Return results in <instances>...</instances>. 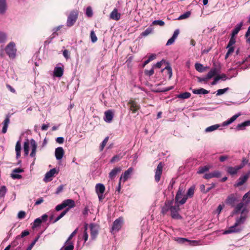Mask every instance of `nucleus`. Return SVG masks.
Listing matches in <instances>:
<instances>
[{"instance_id": "1", "label": "nucleus", "mask_w": 250, "mask_h": 250, "mask_svg": "<svg viewBox=\"0 0 250 250\" xmlns=\"http://www.w3.org/2000/svg\"><path fill=\"white\" fill-rule=\"evenodd\" d=\"M79 14V11L78 9H73L70 11L66 21V26L67 27H72L75 24L78 20Z\"/></svg>"}, {"instance_id": "2", "label": "nucleus", "mask_w": 250, "mask_h": 250, "mask_svg": "<svg viewBox=\"0 0 250 250\" xmlns=\"http://www.w3.org/2000/svg\"><path fill=\"white\" fill-rule=\"evenodd\" d=\"M75 201L70 199H66L64 200L61 204L58 205L56 208L55 210L56 211H60L64 208L67 207L66 208H69V210L75 207Z\"/></svg>"}, {"instance_id": "3", "label": "nucleus", "mask_w": 250, "mask_h": 250, "mask_svg": "<svg viewBox=\"0 0 250 250\" xmlns=\"http://www.w3.org/2000/svg\"><path fill=\"white\" fill-rule=\"evenodd\" d=\"M249 211L247 208H243L241 211V215L235 219V223L238 226L244 224L248 217Z\"/></svg>"}, {"instance_id": "4", "label": "nucleus", "mask_w": 250, "mask_h": 250, "mask_svg": "<svg viewBox=\"0 0 250 250\" xmlns=\"http://www.w3.org/2000/svg\"><path fill=\"white\" fill-rule=\"evenodd\" d=\"M16 51L15 43L13 42L9 43L5 47V52L10 58H15Z\"/></svg>"}, {"instance_id": "5", "label": "nucleus", "mask_w": 250, "mask_h": 250, "mask_svg": "<svg viewBox=\"0 0 250 250\" xmlns=\"http://www.w3.org/2000/svg\"><path fill=\"white\" fill-rule=\"evenodd\" d=\"M180 210L179 205L177 204L172 206L170 209V215L173 219H181L182 217L179 214L178 211Z\"/></svg>"}, {"instance_id": "6", "label": "nucleus", "mask_w": 250, "mask_h": 250, "mask_svg": "<svg viewBox=\"0 0 250 250\" xmlns=\"http://www.w3.org/2000/svg\"><path fill=\"white\" fill-rule=\"evenodd\" d=\"M163 167L164 165L162 162H160L155 169V181L157 183H158L160 181L161 177L162 175Z\"/></svg>"}, {"instance_id": "7", "label": "nucleus", "mask_w": 250, "mask_h": 250, "mask_svg": "<svg viewBox=\"0 0 250 250\" xmlns=\"http://www.w3.org/2000/svg\"><path fill=\"white\" fill-rule=\"evenodd\" d=\"M250 177V171H249L245 175L241 176L238 179L237 182L235 184V187H239L244 184L248 179Z\"/></svg>"}, {"instance_id": "8", "label": "nucleus", "mask_w": 250, "mask_h": 250, "mask_svg": "<svg viewBox=\"0 0 250 250\" xmlns=\"http://www.w3.org/2000/svg\"><path fill=\"white\" fill-rule=\"evenodd\" d=\"M173 200H167L165 203V205L162 208L161 213L165 215L170 210L171 208L173 205Z\"/></svg>"}, {"instance_id": "9", "label": "nucleus", "mask_w": 250, "mask_h": 250, "mask_svg": "<svg viewBox=\"0 0 250 250\" xmlns=\"http://www.w3.org/2000/svg\"><path fill=\"white\" fill-rule=\"evenodd\" d=\"M123 222L124 219L123 217H119L116 219L113 223L112 230L115 231H119L122 227Z\"/></svg>"}, {"instance_id": "10", "label": "nucleus", "mask_w": 250, "mask_h": 250, "mask_svg": "<svg viewBox=\"0 0 250 250\" xmlns=\"http://www.w3.org/2000/svg\"><path fill=\"white\" fill-rule=\"evenodd\" d=\"M194 190H195V188L194 187H190L188 189V190L187 193V195H185L184 197H183V198L180 201H179V203L181 205H183V204H185L186 203V202L187 201L188 197H191L193 196L194 193Z\"/></svg>"}, {"instance_id": "11", "label": "nucleus", "mask_w": 250, "mask_h": 250, "mask_svg": "<svg viewBox=\"0 0 250 250\" xmlns=\"http://www.w3.org/2000/svg\"><path fill=\"white\" fill-rule=\"evenodd\" d=\"M91 237L92 239H95L97 236L99 232V226L94 224H91L90 225Z\"/></svg>"}, {"instance_id": "12", "label": "nucleus", "mask_w": 250, "mask_h": 250, "mask_svg": "<svg viewBox=\"0 0 250 250\" xmlns=\"http://www.w3.org/2000/svg\"><path fill=\"white\" fill-rule=\"evenodd\" d=\"M127 104L129 106L130 110L133 113H136L140 108V105L135 101L130 100Z\"/></svg>"}, {"instance_id": "13", "label": "nucleus", "mask_w": 250, "mask_h": 250, "mask_svg": "<svg viewBox=\"0 0 250 250\" xmlns=\"http://www.w3.org/2000/svg\"><path fill=\"white\" fill-rule=\"evenodd\" d=\"M238 227L239 226L236 225V223H234L232 226L229 227L227 229L225 230L223 233L227 234L232 233L239 232L241 230V229Z\"/></svg>"}, {"instance_id": "14", "label": "nucleus", "mask_w": 250, "mask_h": 250, "mask_svg": "<svg viewBox=\"0 0 250 250\" xmlns=\"http://www.w3.org/2000/svg\"><path fill=\"white\" fill-rule=\"evenodd\" d=\"M220 66H217L216 64L214 63L213 67H212L211 69V70L208 72V73L207 75V76H208V78H209V79H211L212 77L216 75V74L220 72Z\"/></svg>"}, {"instance_id": "15", "label": "nucleus", "mask_w": 250, "mask_h": 250, "mask_svg": "<svg viewBox=\"0 0 250 250\" xmlns=\"http://www.w3.org/2000/svg\"><path fill=\"white\" fill-rule=\"evenodd\" d=\"M58 174V171H57L56 168H52L50 169L49 171L46 172L45 175V177L44 178V181L45 182H48L52 180L51 178L54 176L55 174Z\"/></svg>"}, {"instance_id": "16", "label": "nucleus", "mask_w": 250, "mask_h": 250, "mask_svg": "<svg viewBox=\"0 0 250 250\" xmlns=\"http://www.w3.org/2000/svg\"><path fill=\"white\" fill-rule=\"evenodd\" d=\"M221 177V172L218 170H215L212 172L206 173L204 178L206 179H209L214 177L219 178Z\"/></svg>"}, {"instance_id": "17", "label": "nucleus", "mask_w": 250, "mask_h": 250, "mask_svg": "<svg viewBox=\"0 0 250 250\" xmlns=\"http://www.w3.org/2000/svg\"><path fill=\"white\" fill-rule=\"evenodd\" d=\"M64 154V151L62 147H58L56 148L55 151V157L57 160L62 158Z\"/></svg>"}, {"instance_id": "18", "label": "nucleus", "mask_w": 250, "mask_h": 250, "mask_svg": "<svg viewBox=\"0 0 250 250\" xmlns=\"http://www.w3.org/2000/svg\"><path fill=\"white\" fill-rule=\"evenodd\" d=\"M242 168H243V166H236L235 167H227V171L229 174L233 175L236 174Z\"/></svg>"}, {"instance_id": "19", "label": "nucleus", "mask_w": 250, "mask_h": 250, "mask_svg": "<svg viewBox=\"0 0 250 250\" xmlns=\"http://www.w3.org/2000/svg\"><path fill=\"white\" fill-rule=\"evenodd\" d=\"M30 145L32 148V151L30 155L32 157H34L36 156L37 144L36 141L34 139H32L30 140Z\"/></svg>"}, {"instance_id": "20", "label": "nucleus", "mask_w": 250, "mask_h": 250, "mask_svg": "<svg viewBox=\"0 0 250 250\" xmlns=\"http://www.w3.org/2000/svg\"><path fill=\"white\" fill-rule=\"evenodd\" d=\"M132 170L133 168L132 167H129L127 170H125L120 178V182H121L122 180H123L124 182L126 181L129 175L132 172Z\"/></svg>"}, {"instance_id": "21", "label": "nucleus", "mask_w": 250, "mask_h": 250, "mask_svg": "<svg viewBox=\"0 0 250 250\" xmlns=\"http://www.w3.org/2000/svg\"><path fill=\"white\" fill-rule=\"evenodd\" d=\"M122 170V168L120 167H116L114 168L109 173V178L112 180L113 179L117 174L120 173Z\"/></svg>"}, {"instance_id": "22", "label": "nucleus", "mask_w": 250, "mask_h": 250, "mask_svg": "<svg viewBox=\"0 0 250 250\" xmlns=\"http://www.w3.org/2000/svg\"><path fill=\"white\" fill-rule=\"evenodd\" d=\"M121 18V14L118 13V9L115 8L110 14V18L111 19L119 21Z\"/></svg>"}, {"instance_id": "23", "label": "nucleus", "mask_w": 250, "mask_h": 250, "mask_svg": "<svg viewBox=\"0 0 250 250\" xmlns=\"http://www.w3.org/2000/svg\"><path fill=\"white\" fill-rule=\"evenodd\" d=\"M105 117L104 120L108 123L112 121L113 118V113L112 110H108L104 112Z\"/></svg>"}, {"instance_id": "24", "label": "nucleus", "mask_w": 250, "mask_h": 250, "mask_svg": "<svg viewBox=\"0 0 250 250\" xmlns=\"http://www.w3.org/2000/svg\"><path fill=\"white\" fill-rule=\"evenodd\" d=\"M185 191V189L183 186H180L179 187L178 191L176 193V196H175V202H178L180 200L179 199L182 197L183 194L184 193Z\"/></svg>"}, {"instance_id": "25", "label": "nucleus", "mask_w": 250, "mask_h": 250, "mask_svg": "<svg viewBox=\"0 0 250 250\" xmlns=\"http://www.w3.org/2000/svg\"><path fill=\"white\" fill-rule=\"evenodd\" d=\"M236 201V198L234 196V195L231 194L226 199V203L228 205L231 206L232 207H234L235 205V202Z\"/></svg>"}, {"instance_id": "26", "label": "nucleus", "mask_w": 250, "mask_h": 250, "mask_svg": "<svg viewBox=\"0 0 250 250\" xmlns=\"http://www.w3.org/2000/svg\"><path fill=\"white\" fill-rule=\"evenodd\" d=\"M243 208H244V203H243L241 202V203L238 204L235 207V208L232 213V215L238 214L240 211H242V210Z\"/></svg>"}, {"instance_id": "27", "label": "nucleus", "mask_w": 250, "mask_h": 250, "mask_svg": "<svg viewBox=\"0 0 250 250\" xmlns=\"http://www.w3.org/2000/svg\"><path fill=\"white\" fill-rule=\"evenodd\" d=\"M63 74V69L61 67H56L54 70V75L57 77H61Z\"/></svg>"}, {"instance_id": "28", "label": "nucleus", "mask_w": 250, "mask_h": 250, "mask_svg": "<svg viewBox=\"0 0 250 250\" xmlns=\"http://www.w3.org/2000/svg\"><path fill=\"white\" fill-rule=\"evenodd\" d=\"M243 25V22L242 21L240 23L237 24L234 29L232 30L231 32V36H235L236 35L238 32L241 29V28Z\"/></svg>"}, {"instance_id": "29", "label": "nucleus", "mask_w": 250, "mask_h": 250, "mask_svg": "<svg viewBox=\"0 0 250 250\" xmlns=\"http://www.w3.org/2000/svg\"><path fill=\"white\" fill-rule=\"evenodd\" d=\"M240 116V114L239 113L238 114H235L234 115H233L231 118H230L228 120L224 122L223 124V125H228L230 124H231L232 123H233L234 121H235L236 119L239 116Z\"/></svg>"}, {"instance_id": "30", "label": "nucleus", "mask_w": 250, "mask_h": 250, "mask_svg": "<svg viewBox=\"0 0 250 250\" xmlns=\"http://www.w3.org/2000/svg\"><path fill=\"white\" fill-rule=\"evenodd\" d=\"M105 191V187L103 184H98L96 186V191L97 194L104 193Z\"/></svg>"}, {"instance_id": "31", "label": "nucleus", "mask_w": 250, "mask_h": 250, "mask_svg": "<svg viewBox=\"0 0 250 250\" xmlns=\"http://www.w3.org/2000/svg\"><path fill=\"white\" fill-rule=\"evenodd\" d=\"M192 92L194 94H207L209 93V91L203 88H201L200 89H193Z\"/></svg>"}, {"instance_id": "32", "label": "nucleus", "mask_w": 250, "mask_h": 250, "mask_svg": "<svg viewBox=\"0 0 250 250\" xmlns=\"http://www.w3.org/2000/svg\"><path fill=\"white\" fill-rule=\"evenodd\" d=\"M15 150L16 152V158L18 159L21 156V145L20 141L16 143L15 146Z\"/></svg>"}, {"instance_id": "33", "label": "nucleus", "mask_w": 250, "mask_h": 250, "mask_svg": "<svg viewBox=\"0 0 250 250\" xmlns=\"http://www.w3.org/2000/svg\"><path fill=\"white\" fill-rule=\"evenodd\" d=\"M6 4L5 0H0V13L3 14L6 10Z\"/></svg>"}, {"instance_id": "34", "label": "nucleus", "mask_w": 250, "mask_h": 250, "mask_svg": "<svg viewBox=\"0 0 250 250\" xmlns=\"http://www.w3.org/2000/svg\"><path fill=\"white\" fill-rule=\"evenodd\" d=\"M191 94L189 92H186L177 95V97L179 99H188L190 98Z\"/></svg>"}, {"instance_id": "35", "label": "nucleus", "mask_w": 250, "mask_h": 250, "mask_svg": "<svg viewBox=\"0 0 250 250\" xmlns=\"http://www.w3.org/2000/svg\"><path fill=\"white\" fill-rule=\"evenodd\" d=\"M29 143L28 140H27L23 145V150L25 156H27L29 153Z\"/></svg>"}, {"instance_id": "36", "label": "nucleus", "mask_w": 250, "mask_h": 250, "mask_svg": "<svg viewBox=\"0 0 250 250\" xmlns=\"http://www.w3.org/2000/svg\"><path fill=\"white\" fill-rule=\"evenodd\" d=\"M220 125H214L207 127L205 129V131L207 132H211L215 130H216L219 128Z\"/></svg>"}, {"instance_id": "37", "label": "nucleus", "mask_w": 250, "mask_h": 250, "mask_svg": "<svg viewBox=\"0 0 250 250\" xmlns=\"http://www.w3.org/2000/svg\"><path fill=\"white\" fill-rule=\"evenodd\" d=\"M209 169V167L208 166H205L204 167H200L199 168V170L197 171V173L198 174H202L204 172L208 171Z\"/></svg>"}, {"instance_id": "38", "label": "nucleus", "mask_w": 250, "mask_h": 250, "mask_svg": "<svg viewBox=\"0 0 250 250\" xmlns=\"http://www.w3.org/2000/svg\"><path fill=\"white\" fill-rule=\"evenodd\" d=\"M42 223V220H41V218H36L34 222V224L33 226L32 227V229H35L37 227H39L41 223Z\"/></svg>"}, {"instance_id": "39", "label": "nucleus", "mask_w": 250, "mask_h": 250, "mask_svg": "<svg viewBox=\"0 0 250 250\" xmlns=\"http://www.w3.org/2000/svg\"><path fill=\"white\" fill-rule=\"evenodd\" d=\"M7 192V188L5 186L0 187V197H4Z\"/></svg>"}, {"instance_id": "40", "label": "nucleus", "mask_w": 250, "mask_h": 250, "mask_svg": "<svg viewBox=\"0 0 250 250\" xmlns=\"http://www.w3.org/2000/svg\"><path fill=\"white\" fill-rule=\"evenodd\" d=\"M108 140H109V137L107 136L106 137H105L104 138V141L102 142V143H101L100 146V150L101 151L103 150V149H104V146H106Z\"/></svg>"}, {"instance_id": "41", "label": "nucleus", "mask_w": 250, "mask_h": 250, "mask_svg": "<svg viewBox=\"0 0 250 250\" xmlns=\"http://www.w3.org/2000/svg\"><path fill=\"white\" fill-rule=\"evenodd\" d=\"M195 67L196 70L200 72H203L205 69L203 65L200 63H196L195 65Z\"/></svg>"}, {"instance_id": "42", "label": "nucleus", "mask_w": 250, "mask_h": 250, "mask_svg": "<svg viewBox=\"0 0 250 250\" xmlns=\"http://www.w3.org/2000/svg\"><path fill=\"white\" fill-rule=\"evenodd\" d=\"M152 32V28L150 27L147 28L145 31L143 32L141 35L144 37H146L147 35H148L149 34H150Z\"/></svg>"}, {"instance_id": "43", "label": "nucleus", "mask_w": 250, "mask_h": 250, "mask_svg": "<svg viewBox=\"0 0 250 250\" xmlns=\"http://www.w3.org/2000/svg\"><path fill=\"white\" fill-rule=\"evenodd\" d=\"M191 15L190 11H187L185 13L181 15L178 18V20H183L188 18Z\"/></svg>"}, {"instance_id": "44", "label": "nucleus", "mask_w": 250, "mask_h": 250, "mask_svg": "<svg viewBox=\"0 0 250 250\" xmlns=\"http://www.w3.org/2000/svg\"><path fill=\"white\" fill-rule=\"evenodd\" d=\"M229 89V87H227L224 89H220L217 90L216 96H219L224 94L226 92H227Z\"/></svg>"}, {"instance_id": "45", "label": "nucleus", "mask_w": 250, "mask_h": 250, "mask_svg": "<svg viewBox=\"0 0 250 250\" xmlns=\"http://www.w3.org/2000/svg\"><path fill=\"white\" fill-rule=\"evenodd\" d=\"M245 37L246 38V42L250 44V26L248 27V30L246 33Z\"/></svg>"}, {"instance_id": "46", "label": "nucleus", "mask_w": 250, "mask_h": 250, "mask_svg": "<svg viewBox=\"0 0 250 250\" xmlns=\"http://www.w3.org/2000/svg\"><path fill=\"white\" fill-rule=\"evenodd\" d=\"M235 42H236V40L234 38V36H231V37L229 41V42L228 43V44L227 46V48H229L230 46H231L232 45H233L235 43Z\"/></svg>"}, {"instance_id": "47", "label": "nucleus", "mask_w": 250, "mask_h": 250, "mask_svg": "<svg viewBox=\"0 0 250 250\" xmlns=\"http://www.w3.org/2000/svg\"><path fill=\"white\" fill-rule=\"evenodd\" d=\"M90 38L92 42H95L97 41V38L94 31L90 32Z\"/></svg>"}, {"instance_id": "48", "label": "nucleus", "mask_w": 250, "mask_h": 250, "mask_svg": "<svg viewBox=\"0 0 250 250\" xmlns=\"http://www.w3.org/2000/svg\"><path fill=\"white\" fill-rule=\"evenodd\" d=\"M6 40V35L5 33L0 32V42H4Z\"/></svg>"}, {"instance_id": "49", "label": "nucleus", "mask_w": 250, "mask_h": 250, "mask_svg": "<svg viewBox=\"0 0 250 250\" xmlns=\"http://www.w3.org/2000/svg\"><path fill=\"white\" fill-rule=\"evenodd\" d=\"M175 240L180 244H184L186 242H188V239L185 238H181V237H178L175 239Z\"/></svg>"}, {"instance_id": "50", "label": "nucleus", "mask_w": 250, "mask_h": 250, "mask_svg": "<svg viewBox=\"0 0 250 250\" xmlns=\"http://www.w3.org/2000/svg\"><path fill=\"white\" fill-rule=\"evenodd\" d=\"M70 52L69 50L65 49L63 51V56L66 60L70 58Z\"/></svg>"}, {"instance_id": "51", "label": "nucleus", "mask_w": 250, "mask_h": 250, "mask_svg": "<svg viewBox=\"0 0 250 250\" xmlns=\"http://www.w3.org/2000/svg\"><path fill=\"white\" fill-rule=\"evenodd\" d=\"M121 158L122 157L118 155H115L111 159L110 162L113 163L115 162H118L121 159Z\"/></svg>"}, {"instance_id": "52", "label": "nucleus", "mask_w": 250, "mask_h": 250, "mask_svg": "<svg viewBox=\"0 0 250 250\" xmlns=\"http://www.w3.org/2000/svg\"><path fill=\"white\" fill-rule=\"evenodd\" d=\"M29 234V232L28 230H24L23 231L21 235H18L17 236V238H23L25 236H26Z\"/></svg>"}, {"instance_id": "53", "label": "nucleus", "mask_w": 250, "mask_h": 250, "mask_svg": "<svg viewBox=\"0 0 250 250\" xmlns=\"http://www.w3.org/2000/svg\"><path fill=\"white\" fill-rule=\"evenodd\" d=\"M152 24L153 25H159L160 26H164L165 22L162 20H156L153 21Z\"/></svg>"}, {"instance_id": "54", "label": "nucleus", "mask_w": 250, "mask_h": 250, "mask_svg": "<svg viewBox=\"0 0 250 250\" xmlns=\"http://www.w3.org/2000/svg\"><path fill=\"white\" fill-rule=\"evenodd\" d=\"M86 15L88 17H91L93 15L92 10L90 7H88L86 10Z\"/></svg>"}, {"instance_id": "55", "label": "nucleus", "mask_w": 250, "mask_h": 250, "mask_svg": "<svg viewBox=\"0 0 250 250\" xmlns=\"http://www.w3.org/2000/svg\"><path fill=\"white\" fill-rule=\"evenodd\" d=\"M26 215L25 212L24 211H20L18 214V217L20 219H23Z\"/></svg>"}, {"instance_id": "56", "label": "nucleus", "mask_w": 250, "mask_h": 250, "mask_svg": "<svg viewBox=\"0 0 250 250\" xmlns=\"http://www.w3.org/2000/svg\"><path fill=\"white\" fill-rule=\"evenodd\" d=\"M146 75L151 76L154 73V68H152L150 70H146L145 71Z\"/></svg>"}, {"instance_id": "57", "label": "nucleus", "mask_w": 250, "mask_h": 250, "mask_svg": "<svg viewBox=\"0 0 250 250\" xmlns=\"http://www.w3.org/2000/svg\"><path fill=\"white\" fill-rule=\"evenodd\" d=\"M9 123H10V115H7L5 120L3 121V125L8 126Z\"/></svg>"}, {"instance_id": "58", "label": "nucleus", "mask_w": 250, "mask_h": 250, "mask_svg": "<svg viewBox=\"0 0 250 250\" xmlns=\"http://www.w3.org/2000/svg\"><path fill=\"white\" fill-rule=\"evenodd\" d=\"M11 177L13 179H20L22 178V176L21 175H20V174H18L17 173H12L11 174Z\"/></svg>"}, {"instance_id": "59", "label": "nucleus", "mask_w": 250, "mask_h": 250, "mask_svg": "<svg viewBox=\"0 0 250 250\" xmlns=\"http://www.w3.org/2000/svg\"><path fill=\"white\" fill-rule=\"evenodd\" d=\"M86 229H87V227L86 226H85V230H84V234H83V239H84V242H86L87 240L88 237V235L86 232Z\"/></svg>"}, {"instance_id": "60", "label": "nucleus", "mask_w": 250, "mask_h": 250, "mask_svg": "<svg viewBox=\"0 0 250 250\" xmlns=\"http://www.w3.org/2000/svg\"><path fill=\"white\" fill-rule=\"evenodd\" d=\"M56 141L60 144H62L64 142V138L62 137H58L57 138Z\"/></svg>"}, {"instance_id": "61", "label": "nucleus", "mask_w": 250, "mask_h": 250, "mask_svg": "<svg viewBox=\"0 0 250 250\" xmlns=\"http://www.w3.org/2000/svg\"><path fill=\"white\" fill-rule=\"evenodd\" d=\"M74 246L72 244H69V245L65 247L63 250H73Z\"/></svg>"}, {"instance_id": "62", "label": "nucleus", "mask_w": 250, "mask_h": 250, "mask_svg": "<svg viewBox=\"0 0 250 250\" xmlns=\"http://www.w3.org/2000/svg\"><path fill=\"white\" fill-rule=\"evenodd\" d=\"M63 189V186L62 185H60L57 188L56 193L57 194L60 193L61 192H62V191Z\"/></svg>"}, {"instance_id": "63", "label": "nucleus", "mask_w": 250, "mask_h": 250, "mask_svg": "<svg viewBox=\"0 0 250 250\" xmlns=\"http://www.w3.org/2000/svg\"><path fill=\"white\" fill-rule=\"evenodd\" d=\"M175 39L173 38V37L170 38L167 42L166 45H169L172 44L175 41Z\"/></svg>"}, {"instance_id": "64", "label": "nucleus", "mask_w": 250, "mask_h": 250, "mask_svg": "<svg viewBox=\"0 0 250 250\" xmlns=\"http://www.w3.org/2000/svg\"><path fill=\"white\" fill-rule=\"evenodd\" d=\"M229 157L227 155L221 156L219 157V160L220 162H223L225 161V160H227L229 158Z\"/></svg>"}]
</instances>
